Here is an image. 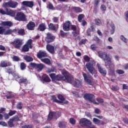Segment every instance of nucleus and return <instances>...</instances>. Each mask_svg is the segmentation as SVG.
Listing matches in <instances>:
<instances>
[{
  "instance_id": "1",
  "label": "nucleus",
  "mask_w": 128,
  "mask_h": 128,
  "mask_svg": "<svg viewBox=\"0 0 128 128\" xmlns=\"http://www.w3.org/2000/svg\"><path fill=\"white\" fill-rule=\"evenodd\" d=\"M84 60L85 62H86V64L85 66V68H87L88 70L94 76V66H96V61L94 60H90V58L88 55H85L84 56Z\"/></svg>"
},
{
  "instance_id": "2",
  "label": "nucleus",
  "mask_w": 128,
  "mask_h": 128,
  "mask_svg": "<svg viewBox=\"0 0 128 128\" xmlns=\"http://www.w3.org/2000/svg\"><path fill=\"white\" fill-rule=\"evenodd\" d=\"M98 54L99 58L103 60L104 62H106V60L107 61V62H105V66L106 68L108 67L109 68H112V58H110V56H108V54L106 52H98Z\"/></svg>"
},
{
  "instance_id": "3",
  "label": "nucleus",
  "mask_w": 128,
  "mask_h": 128,
  "mask_svg": "<svg viewBox=\"0 0 128 128\" xmlns=\"http://www.w3.org/2000/svg\"><path fill=\"white\" fill-rule=\"evenodd\" d=\"M68 82L72 84L74 88H80L81 86H82V81L76 79L74 80V77L72 76L70 78V80H68Z\"/></svg>"
},
{
  "instance_id": "4",
  "label": "nucleus",
  "mask_w": 128,
  "mask_h": 128,
  "mask_svg": "<svg viewBox=\"0 0 128 128\" xmlns=\"http://www.w3.org/2000/svg\"><path fill=\"white\" fill-rule=\"evenodd\" d=\"M84 100H88V102H92V104L98 106V102H96L95 100H94V98L96 96H94V95L93 94H90L88 93L85 94H84Z\"/></svg>"
},
{
  "instance_id": "5",
  "label": "nucleus",
  "mask_w": 128,
  "mask_h": 128,
  "mask_svg": "<svg viewBox=\"0 0 128 128\" xmlns=\"http://www.w3.org/2000/svg\"><path fill=\"white\" fill-rule=\"evenodd\" d=\"M24 40L20 38H16L13 42H10L11 44H13L17 50H20L22 47V46L24 44Z\"/></svg>"
},
{
  "instance_id": "6",
  "label": "nucleus",
  "mask_w": 128,
  "mask_h": 128,
  "mask_svg": "<svg viewBox=\"0 0 128 128\" xmlns=\"http://www.w3.org/2000/svg\"><path fill=\"white\" fill-rule=\"evenodd\" d=\"M79 124L82 126H86V128H88L90 126H92V122L86 118H81Z\"/></svg>"
},
{
  "instance_id": "7",
  "label": "nucleus",
  "mask_w": 128,
  "mask_h": 128,
  "mask_svg": "<svg viewBox=\"0 0 128 128\" xmlns=\"http://www.w3.org/2000/svg\"><path fill=\"white\" fill-rule=\"evenodd\" d=\"M62 74L64 76H62V80H66V82H68L70 80V78L72 76L66 70H63L61 72Z\"/></svg>"
},
{
  "instance_id": "8",
  "label": "nucleus",
  "mask_w": 128,
  "mask_h": 128,
  "mask_svg": "<svg viewBox=\"0 0 128 128\" xmlns=\"http://www.w3.org/2000/svg\"><path fill=\"white\" fill-rule=\"evenodd\" d=\"M14 18L18 22H26V18L24 14L22 12H18Z\"/></svg>"
},
{
  "instance_id": "9",
  "label": "nucleus",
  "mask_w": 128,
  "mask_h": 128,
  "mask_svg": "<svg viewBox=\"0 0 128 128\" xmlns=\"http://www.w3.org/2000/svg\"><path fill=\"white\" fill-rule=\"evenodd\" d=\"M18 4L16 2L9 1L8 2H5L3 4V6L5 8H7V6H8V8H16Z\"/></svg>"
},
{
  "instance_id": "10",
  "label": "nucleus",
  "mask_w": 128,
  "mask_h": 128,
  "mask_svg": "<svg viewBox=\"0 0 128 128\" xmlns=\"http://www.w3.org/2000/svg\"><path fill=\"white\" fill-rule=\"evenodd\" d=\"M70 30L73 31L72 32L73 36H74L75 38L78 36L76 39L80 40V36H78L80 35V30H78L76 28V25H72L71 24Z\"/></svg>"
},
{
  "instance_id": "11",
  "label": "nucleus",
  "mask_w": 128,
  "mask_h": 128,
  "mask_svg": "<svg viewBox=\"0 0 128 128\" xmlns=\"http://www.w3.org/2000/svg\"><path fill=\"white\" fill-rule=\"evenodd\" d=\"M82 76L85 82L90 86H92V77L90 75H87L86 73H83Z\"/></svg>"
},
{
  "instance_id": "12",
  "label": "nucleus",
  "mask_w": 128,
  "mask_h": 128,
  "mask_svg": "<svg viewBox=\"0 0 128 128\" xmlns=\"http://www.w3.org/2000/svg\"><path fill=\"white\" fill-rule=\"evenodd\" d=\"M50 76L52 82H58L62 80L61 74L56 75V74H50Z\"/></svg>"
},
{
  "instance_id": "13",
  "label": "nucleus",
  "mask_w": 128,
  "mask_h": 128,
  "mask_svg": "<svg viewBox=\"0 0 128 128\" xmlns=\"http://www.w3.org/2000/svg\"><path fill=\"white\" fill-rule=\"evenodd\" d=\"M37 58L40 60H42L44 58H48V53L44 50H40L37 54Z\"/></svg>"
},
{
  "instance_id": "14",
  "label": "nucleus",
  "mask_w": 128,
  "mask_h": 128,
  "mask_svg": "<svg viewBox=\"0 0 128 128\" xmlns=\"http://www.w3.org/2000/svg\"><path fill=\"white\" fill-rule=\"evenodd\" d=\"M96 67L98 68L100 74H102V76H106V70L104 68H102L100 64L98 63L96 64Z\"/></svg>"
},
{
  "instance_id": "15",
  "label": "nucleus",
  "mask_w": 128,
  "mask_h": 128,
  "mask_svg": "<svg viewBox=\"0 0 128 128\" xmlns=\"http://www.w3.org/2000/svg\"><path fill=\"white\" fill-rule=\"evenodd\" d=\"M40 81L42 84L45 82H50V78L48 77V76L46 74H44L42 76H40Z\"/></svg>"
},
{
  "instance_id": "16",
  "label": "nucleus",
  "mask_w": 128,
  "mask_h": 128,
  "mask_svg": "<svg viewBox=\"0 0 128 128\" xmlns=\"http://www.w3.org/2000/svg\"><path fill=\"white\" fill-rule=\"evenodd\" d=\"M72 26V23L70 21H66V22L63 25V30L64 32H68L70 30V28Z\"/></svg>"
},
{
  "instance_id": "17",
  "label": "nucleus",
  "mask_w": 128,
  "mask_h": 128,
  "mask_svg": "<svg viewBox=\"0 0 128 128\" xmlns=\"http://www.w3.org/2000/svg\"><path fill=\"white\" fill-rule=\"evenodd\" d=\"M58 100H60V102H58V104H68V101L66 100V98L62 96V94H59L58 96Z\"/></svg>"
},
{
  "instance_id": "18",
  "label": "nucleus",
  "mask_w": 128,
  "mask_h": 128,
  "mask_svg": "<svg viewBox=\"0 0 128 128\" xmlns=\"http://www.w3.org/2000/svg\"><path fill=\"white\" fill-rule=\"evenodd\" d=\"M22 4L27 8H32L34 6V2L32 1H23Z\"/></svg>"
},
{
  "instance_id": "19",
  "label": "nucleus",
  "mask_w": 128,
  "mask_h": 128,
  "mask_svg": "<svg viewBox=\"0 0 128 128\" xmlns=\"http://www.w3.org/2000/svg\"><path fill=\"white\" fill-rule=\"evenodd\" d=\"M54 36H52V34L48 32L47 33V36L46 38V41L47 42H54Z\"/></svg>"
},
{
  "instance_id": "20",
  "label": "nucleus",
  "mask_w": 128,
  "mask_h": 128,
  "mask_svg": "<svg viewBox=\"0 0 128 128\" xmlns=\"http://www.w3.org/2000/svg\"><path fill=\"white\" fill-rule=\"evenodd\" d=\"M36 26V24L32 22H30L26 25V28L29 30H34Z\"/></svg>"
},
{
  "instance_id": "21",
  "label": "nucleus",
  "mask_w": 128,
  "mask_h": 128,
  "mask_svg": "<svg viewBox=\"0 0 128 128\" xmlns=\"http://www.w3.org/2000/svg\"><path fill=\"white\" fill-rule=\"evenodd\" d=\"M5 10L7 12V16H16V11H14L8 8H5Z\"/></svg>"
},
{
  "instance_id": "22",
  "label": "nucleus",
  "mask_w": 128,
  "mask_h": 128,
  "mask_svg": "<svg viewBox=\"0 0 128 128\" xmlns=\"http://www.w3.org/2000/svg\"><path fill=\"white\" fill-rule=\"evenodd\" d=\"M46 30V25L44 23L40 24L38 27V30L40 32H44Z\"/></svg>"
},
{
  "instance_id": "23",
  "label": "nucleus",
  "mask_w": 128,
  "mask_h": 128,
  "mask_svg": "<svg viewBox=\"0 0 128 128\" xmlns=\"http://www.w3.org/2000/svg\"><path fill=\"white\" fill-rule=\"evenodd\" d=\"M46 50L50 54H54V46L48 44L46 46Z\"/></svg>"
},
{
  "instance_id": "24",
  "label": "nucleus",
  "mask_w": 128,
  "mask_h": 128,
  "mask_svg": "<svg viewBox=\"0 0 128 128\" xmlns=\"http://www.w3.org/2000/svg\"><path fill=\"white\" fill-rule=\"evenodd\" d=\"M2 68H6V66H10L12 63L10 62H7L6 61H2L0 62Z\"/></svg>"
},
{
  "instance_id": "25",
  "label": "nucleus",
  "mask_w": 128,
  "mask_h": 128,
  "mask_svg": "<svg viewBox=\"0 0 128 128\" xmlns=\"http://www.w3.org/2000/svg\"><path fill=\"white\" fill-rule=\"evenodd\" d=\"M2 26H8L10 28L12 26V22L10 21H4L2 22Z\"/></svg>"
},
{
  "instance_id": "26",
  "label": "nucleus",
  "mask_w": 128,
  "mask_h": 128,
  "mask_svg": "<svg viewBox=\"0 0 128 128\" xmlns=\"http://www.w3.org/2000/svg\"><path fill=\"white\" fill-rule=\"evenodd\" d=\"M24 59L27 62H32L34 61V58L32 57L29 56L28 55L24 56Z\"/></svg>"
},
{
  "instance_id": "27",
  "label": "nucleus",
  "mask_w": 128,
  "mask_h": 128,
  "mask_svg": "<svg viewBox=\"0 0 128 128\" xmlns=\"http://www.w3.org/2000/svg\"><path fill=\"white\" fill-rule=\"evenodd\" d=\"M44 68V66L42 64H37L36 69L38 72H42Z\"/></svg>"
},
{
  "instance_id": "28",
  "label": "nucleus",
  "mask_w": 128,
  "mask_h": 128,
  "mask_svg": "<svg viewBox=\"0 0 128 128\" xmlns=\"http://www.w3.org/2000/svg\"><path fill=\"white\" fill-rule=\"evenodd\" d=\"M110 28H112V30H110V34H114V30H116V26L112 22H110Z\"/></svg>"
},
{
  "instance_id": "29",
  "label": "nucleus",
  "mask_w": 128,
  "mask_h": 128,
  "mask_svg": "<svg viewBox=\"0 0 128 128\" xmlns=\"http://www.w3.org/2000/svg\"><path fill=\"white\" fill-rule=\"evenodd\" d=\"M41 62H44V64H48V66H50V64H52L50 60L48 58L41 59Z\"/></svg>"
},
{
  "instance_id": "30",
  "label": "nucleus",
  "mask_w": 128,
  "mask_h": 128,
  "mask_svg": "<svg viewBox=\"0 0 128 128\" xmlns=\"http://www.w3.org/2000/svg\"><path fill=\"white\" fill-rule=\"evenodd\" d=\"M30 46L25 44L24 46H23L22 51L24 52H28L30 50Z\"/></svg>"
},
{
  "instance_id": "31",
  "label": "nucleus",
  "mask_w": 128,
  "mask_h": 128,
  "mask_svg": "<svg viewBox=\"0 0 128 128\" xmlns=\"http://www.w3.org/2000/svg\"><path fill=\"white\" fill-rule=\"evenodd\" d=\"M54 116V112H50L48 114V122H50Z\"/></svg>"
},
{
  "instance_id": "32",
  "label": "nucleus",
  "mask_w": 128,
  "mask_h": 128,
  "mask_svg": "<svg viewBox=\"0 0 128 128\" xmlns=\"http://www.w3.org/2000/svg\"><path fill=\"white\" fill-rule=\"evenodd\" d=\"M72 10H74L76 12H82V8L80 7H76V6H73L72 7Z\"/></svg>"
},
{
  "instance_id": "33",
  "label": "nucleus",
  "mask_w": 128,
  "mask_h": 128,
  "mask_svg": "<svg viewBox=\"0 0 128 128\" xmlns=\"http://www.w3.org/2000/svg\"><path fill=\"white\" fill-rule=\"evenodd\" d=\"M53 114H54V118H55L56 120H58L61 116V113L60 112H53Z\"/></svg>"
},
{
  "instance_id": "34",
  "label": "nucleus",
  "mask_w": 128,
  "mask_h": 128,
  "mask_svg": "<svg viewBox=\"0 0 128 128\" xmlns=\"http://www.w3.org/2000/svg\"><path fill=\"white\" fill-rule=\"evenodd\" d=\"M66 123L64 122H59L58 126V127L60 128H66Z\"/></svg>"
},
{
  "instance_id": "35",
  "label": "nucleus",
  "mask_w": 128,
  "mask_h": 128,
  "mask_svg": "<svg viewBox=\"0 0 128 128\" xmlns=\"http://www.w3.org/2000/svg\"><path fill=\"white\" fill-rule=\"evenodd\" d=\"M14 96L12 92H8V94L6 95V98L8 100L12 98Z\"/></svg>"
},
{
  "instance_id": "36",
  "label": "nucleus",
  "mask_w": 128,
  "mask_h": 128,
  "mask_svg": "<svg viewBox=\"0 0 128 128\" xmlns=\"http://www.w3.org/2000/svg\"><path fill=\"white\" fill-rule=\"evenodd\" d=\"M18 34L20 36H24L26 34V32L24 29L21 28L18 30Z\"/></svg>"
},
{
  "instance_id": "37",
  "label": "nucleus",
  "mask_w": 128,
  "mask_h": 128,
  "mask_svg": "<svg viewBox=\"0 0 128 128\" xmlns=\"http://www.w3.org/2000/svg\"><path fill=\"white\" fill-rule=\"evenodd\" d=\"M28 82V79L24 78H21L19 80L18 83L19 84H22L24 82L25 83V86H26V83Z\"/></svg>"
},
{
  "instance_id": "38",
  "label": "nucleus",
  "mask_w": 128,
  "mask_h": 128,
  "mask_svg": "<svg viewBox=\"0 0 128 128\" xmlns=\"http://www.w3.org/2000/svg\"><path fill=\"white\" fill-rule=\"evenodd\" d=\"M32 40L29 39L27 42L26 45L28 46H30V48H32Z\"/></svg>"
},
{
  "instance_id": "39",
  "label": "nucleus",
  "mask_w": 128,
  "mask_h": 128,
  "mask_svg": "<svg viewBox=\"0 0 128 128\" xmlns=\"http://www.w3.org/2000/svg\"><path fill=\"white\" fill-rule=\"evenodd\" d=\"M12 34V30L9 29L6 31H4V34L5 36H8V34Z\"/></svg>"
},
{
  "instance_id": "40",
  "label": "nucleus",
  "mask_w": 128,
  "mask_h": 128,
  "mask_svg": "<svg viewBox=\"0 0 128 128\" xmlns=\"http://www.w3.org/2000/svg\"><path fill=\"white\" fill-rule=\"evenodd\" d=\"M48 28L50 30H56V26H54L52 23L50 24Z\"/></svg>"
},
{
  "instance_id": "41",
  "label": "nucleus",
  "mask_w": 128,
  "mask_h": 128,
  "mask_svg": "<svg viewBox=\"0 0 128 128\" xmlns=\"http://www.w3.org/2000/svg\"><path fill=\"white\" fill-rule=\"evenodd\" d=\"M52 20L54 24H60V19L58 17H54Z\"/></svg>"
},
{
  "instance_id": "42",
  "label": "nucleus",
  "mask_w": 128,
  "mask_h": 128,
  "mask_svg": "<svg viewBox=\"0 0 128 128\" xmlns=\"http://www.w3.org/2000/svg\"><path fill=\"white\" fill-rule=\"evenodd\" d=\"M20 68L22 70H24L26 68V66L24 62H22L20 65Z\"/></svg>"
},
{
  "instance_id": "43",
  "label": "nucleus",
  "mask_w": 128,
  "mask_h": 128,
  "mask_svg": "<svg viewBox=\"0 0 128 128\" xmlns=\"http://www.w3.org/2000/svg\"><path fill=\"white\" fill-rule=\"evenodd\" d=\"M12 76H13L14 78H16V80H20V76H18V74H16L14 72H12Z\"/></svg>"
},
{
  "instance_id": "44",
  "label": "nucleus",
  "mask_w": 128,
  "mask_h": 128,
  "mask_svg": "<svg viewBox=\"0 0 128 128\" xmlns=\"http://www.w3.org/2000/svg\"><path fill=\"white\" fill-rule=\"evenodd\" d=\"M70 124H71L74 126V124H76V121L75 120L74 118H70Z\"/></svg>"
},
{
  "instance_id": "45",
  "label": "nucleus",
  "mask_w": 128,
  "mask_h": 128,
  "mask_svg": "<svg viewBox=\"0 0 128 128\" xmlns=\"http://www.w3.org/2000/svg\"><path fill=\"white\" fill-rule=\"evenodd\" d=\"M52 100L54 102H56L57 104H58V102H60L56 98V97L54 96H52Z\"/></svg>"
},
{
  "instance_id": "46",
  "label": "nucleus",
  "mask_w": 128,
  "mask_h": 128,
  "mask_svg": "<svg viewBox=\"0 0 128 128\" xmlns=\"http://www.w3.org/2000/svg\"><path fill=\"white\" fill-rule=\"evenodd\" d=\"M95 24L96 26H102V21L100 19H95Z\"/></svg>"
},
{
  "instance_id": "47",
  "label": "nucleus",
  "mask_w": 128,
  "mask_h": 128,
  "mask_svg": "<svg viewBox=\"0 0 128 128\" xmlns=\"http://www.w3.org/2000/svg\"><path fill=\"white\" fill-rule=\"evenodd\" d=\"M93 122L95 124H100V120L96 118H93Z\"/></svg>"
},
{
  "instance_id": "48",
  "label": "nucleus",
  "mask_w": 128,
  "mask_h": 128,
  "mask_svg": "<svg viewBox=\"0 0 128 128\" xmlns=\"http://www.w3.org/2000/svg\"><path fill=\"white\" fill-rule=\"evenodd\" d=\"M13 122L14 120L12 118H10L8 122V126H10V128H12V126H14Z\"/></svg>"
},
{
  "instance_id": "49",
  "label": "nucleus",
  "mask_w": 128,
  "mask_h": 128,
  "mask_svg": "<svg viewBox=\"0 0 128 128\" xmlns=\"http://www.w3.org/2000/svg\"><path fill=\"white\" fill-rule=\"evenodd\" d=\"M37 64H38L36 63L30 62V63L29 66H30V68H36Z\"/></svg>"
},
{
  "instance_id": "50",
  "label": "nucleus",
  "mask_w": 128,
  "mask_h": 128,
  "mask_svg": "<svg viewBox=\"0 0 128 128\" xmlns=\"http://www.w3.org/2000/svg\"><path fill=\"white\" fill-rule=\"evenodd\" d=\"M12 120H15L16 122H18L20 120V118H18V116H14L12 117V118H11Z\"/></svg>"
},
{
  "instance_id": "51",
  "label": "nucleus",
  "mask_w": 128,
  "mask_h": 128,
  "mask_svg": "<svg viewBox=\"0 0 128 128\" xmlns=\"http://www.w3.org/2000/svg\"><path fill=\"white\" fill-rule=\"evenodd\" d=\"M84 14H81L78 15V20L80 22H82V20L84 18Z\"/></svg>"
},
{
  "instance_id": "52",
  "label": "nucleus",
  "mask_w": 128,
  "mask_h": 128,
  "mask_svg": "<svg viewBox=\"0 0 128 128\" xmlns=\"http://www.w3.org/2000/svg\"><path fill=\"white\" fill-rule=\"evenodd\" d=\"M116 73L118 74H124V70H116Z\"/></svg>"
},
{
  "instance_id": "53",
  "label": "nucleus",
  "mask_w": 128,
  "mask_h": 128,
  "mask_svg": "<svg viewBox=\"0 0 128 128\" xmlns=\"http://www.w3.org/2000/svg\"><path fill=\"white\" fill-rule=\"evenodd\" d=\"M120 40H122L124 42H128V40L123 35L120 36Z\"/></svg>"
},
{
  "instance_id": "54",
  "label": "nucleus",
  "mask_w": 128,
  "mask_h": 128,
  "mask_svg": "<svg viewBox=\"0 0 128 128\" xmlns=\"http://www.w3.org/2000/svg\"><path fill=\"white\" fill-rule=\"evenodd\" d=\"M90 48L92 50H96L98 47H96V45L93 44L90 46Z\"/></svg>"
},
{
  "instance_id": "55",
  "label": "nucleus",
  "mask_w": 128,
  "mask_h": 128,
  "mask_svg": "<svg viewBox=\"0 0 128 128\" xmlns=\"http://www.w3.org/2000/svg\"><path fill=\"white\" fill-rule=\"evenodd\" d=\"M16 108L18 110H22V106L21 102H19L18 103Z\"/></svg>"
},
{
  "instance_id": "56",
  "label": "nucleus",
  "mask_w": 128,
  "mask_h": 128,
  "mask_svg": "<svg viewBox=\"0 0 128 128\" xmlns=\"http://www.w3.org/2000/svg\"><path fill=\"white\" fill-rule=\"evenodd\" d=\"M100 10L102 12H104L106 10V5L104 4H102L100 6Z\"/></svg>"
},
{
  "instance_id": "57",
  "label": "nucleus",
  "mask_w": 128,
  "mask_h": 128,
  "mask_svg": "<svg viewBox=\"0 0 128 128\" xmlns=\"http://www.w3.org/2000/svg\"><path fill=\"white\" fill-rule=\"evenodd\" d=\"M12 60L14 62H20V58L18 56H14Z\"/></svg>"
},
{
  "instance_id": "58",
  "label": "nucleus",
  "mask_w": 128,
  "mask_h": 128,
  "mask_svg": "<svg viewBox=\"0 0 128 128\" xmlns=\"http://www.w3.org/2000/svg\"><path fill=\"white\" fill-rule=\"evenodd\" d=\"M49 10H54V5L52 4V3H50L48 5Z\"/></svg>"
},
{
  "instance_id": "59",
  "label": "nucleus",
  "mask_w": 128,
  "mask_h": 128,
  "mask_svg": "<svg viewBox=\"0 0 128 128\" xmlns=\"http://www.w3.org/2000/svg\"><path fill=\"white\" fill-rule=\"evenodd\" d=\"M86 42V39H82L79 42V44L82 46V44H84Z\"/></svg>"
},
{
  "instance_id": "60",
  "label": "nucleus",
  "mask_w": 128,
  "mask_h": 128,
  "mask_svg": "<svg viewBox=\"0 0 128 128\" xmlns=\"http://www.w3.org/2000/svg\"><path fill=\"white\" fill-rule=\"evenodd\" d=\"M16 110H10L8 114L9 116H14V114H16Z\"/></svg>"
},
{
  "instance_id": "61",
  "label": "nucleus",
  "mask_w": 128,
  "mask_h": 128,
  "mask_svg": "<svg viewBox=\"0 0 128 128\" xmlns=\"http://www.w3.org/2000/svg\"><path fill=\"white\" fill-rule=\"evenodd\" d=\"M0 14H8V12L5 11L4 10H2V9H0Z\"/></svg>"
},
{
  "instance_id": "62",
  "label": "nucleus",
  "mask_w": 128,
  "mask_h": 128,
  "mask_svg": "<svg viewBox=\"0 0 128 128\" xmlns=\"http://www.w3.org/2000/svg\"><path fill=\"white\" fill-rule=\"evenodd\" d=\"M120 88H118V86H114L112 88V90H114L115 92H116V90H118Z\"/></svg>"
},
{
  "instance_id": "63",
  "label": "nucleus",
  "mask_w": 128,
  "mask_h": 128,
  "mask_svg": "<svg viewBox=\"0 0 128 128\" xmlns=\"http://www.w3.org/2000/svg\"><path fill=\"white\" fill-rule=\"evenodd\" d=\"M124 16H126V22H128V11H126L125 12H124Z\"/></svg>"
},
{
  "instance_id": "64",
  "label": "nucleus",
  "mask_w": 128,
  "mask_h": 128,
  "mask_svg": "<svg viewBox=\"0 0 128 128\" xmlns=\"http://www.w3.org/2000/svg\"><path fill=\"white\" fill-rule=\"evenodd\" d=\"M32 128V126L28 125V124H26L25 126H22V128Z\"/></svg>"
}]
</instances>
